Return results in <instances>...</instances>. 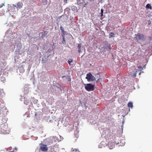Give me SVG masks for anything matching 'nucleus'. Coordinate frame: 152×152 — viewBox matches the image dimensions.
<instances>
[{"instance_id":"f257e3e1","label":"nucleus","mask_w":152,"mask_h":152,"mask_svg":"<svg viewBox=\"0 0 152 152\" xmlns=\"http://www.w3.org/2000/svg\"><path fill=\"white\" fill-rule=\"evenodd\" d=\"M1 123L3 124L0 125V133L4 134H9L10 133V131L8 128L7 126L6 123L2 122L1 121Z\"/></svg>"},{"instance_id":"f03ea898","label":"nucleus","mask_w":152,"mask_h":152,"mask_svg":"<svg viewBox=\"0 0 152 152\" xmlns=\"http://www.w3.org/2000/svg\"><path fill=\"white\" fill-rule=\"evenodd\" d=\"M4 101L3 100H0V120L2 121V122L6 123L7 121V119L5 118V117L3 116V111L1 110V108H4V105H3Z\"/></svg>"},{"instance_id":"7ed1b4c3","label":"nucleus","mask_w":152,"mask_h":152,"mask_svg":"<svg viewBox=\"0 0 152 152\" xmlns=\"http://www.w3.org/2000/svg\"><path fill=\"white\" fill-rule=\"evenodd\" d=\"M60 28L61 32V36H62L63 39V40L62 41V43L63 44H66L65 36L67 34V32L64 30V29L63 27L62 26H60Z\"/></svg>"},{"instance_id":"20e7f679","label":"nucleus","mask_w":152,"mask_h":152,"mask_svg":"<svg viewBox=\"0 0 152 152\" xmlns=\"http://www.w3.org/2000/svg\"><path fill=\"white\" fill-rule=\"evenodd\" d=\"M85 88L86 90L88 91H93L94 89V85L91 83H87L84 84Z\"/></svg>"},{"instance_id":"39448f33","label":"nucleus","mask_w":152,"mask_h":152,"mask_svg":"<svg viewBox=\"0 0 152 152\" xmlns=\"http://www.w3.org/2000/svg\"><path fill=\"white\" fill-rule=\"evenodd\" d=\"M86 79L87 80L88 82L94 81L96 80L95 77L91 73L87 74Z\"/></svg>"},{"instance_id":"423d86ee","label":"nucleus","mask_w":152,"mask_h":152,"mask_svg":"<svg viewBox=\"0 0 152 152\" xmlns=\"http://www.w3.org/2000/svg\"><path fill=\"white\" fill-rule=\"evenodd\" d=\"M102 48L105 52L110 51L111 49V45L108 42H106L105 45Z\"/></svg>"},{"instance_id":"0eeeda50","label":"nucleus","mask_w":152,"mask_h":152,"mask_svg":"<svg viewBox=\"0 0 152 152\" xmlns=\"http://www.w3.org/2000/svg\"><path fill=\"white\" fill-rule=\"evenodd\" d=\"M11 31H10L9 30L7 31L5 34L4 38L6 37L8 38V39L10 41H12V39H13L14 37V36L13 35V34H11Z\"/></svg>"},{"instance_id":"6e6552de","label":"nucleus","mask_w":152,"mask_h":152,"mask_svg":"<svg viewBox=\"0 0 152 152\" xmlns=\"http://www.w3.org/2000/svg\"><path fill=\"white\" fill-rule=\"evenodd\" d=\"M48 31H43L40 32L39 34V36L40 39H42L44 37H47L48 36Z\"/></svg>"},{"instance_id":"1a4fd4ad","label":"nucleus","mask_w":152,"mask_h":152,"mask_svg":"<svg viewBox=\"0 0 152 152\" xmlns=\"http://www.w3.org/2000/svg\"><path fill=\"white\" fill-rule=\"evenodd\" d=\"M69 118L66 117V118L64 119L63 118L62 120L61 121V123L64 124V126L66 127L69 125Z\"/></svg>"},{"instance_id":"9d476101","label":"nucleus","mask_w":152,"mask_h":152,"mask_svg":"<svg viewBox=\"0 0 152 152\" xmlns=\"http://www.w3.org/2000/svg\"><path fill=\"white\" fill-rule=\"evenodd\" d=\"M60 137V139H59L56 136H53L52 137L51 139L52 143L54 142H59L61 141V139H63V138L61 136L59 135Z\"/></svg>"},{"instance_id":"9b49d317","label":"nucleus","mask_w":152,"mask_h":152,"mask_svg":"<svg viewBox=\"0 0 152 152\" xmlns=\"http://www.w3.org/2000/svg\"><path fill=\"white\" fill-rule=\"evenodd\" d=\"M85 1L86 0H77V4L80 6L85 7L86 4Z\"/></svg>"},{"instance_id":"f8f14e48","label":"nucleus","mask_w":152,"mask_h":152,"mask_svg":"<svg viewBox=\"0 0 152 152\" xmlns=\"http://www.w3.org/2000/svg\"><path fill=\"white\" fill-rule=\"evenodd\" d=\"M134 38L136 39L143 40L144 38L143 35L140 33H137L135 35Z\"/></svg>"},{"instance_id":"ddd939ff","label":"nucleus","mask_w":152,"mask_h":152,"mask_svg":"<svg viewBox=\"0 0 152 152\" xmlns=\"http://www.w3.org/2000/svg\"><path fill=\"white\" fill-rule=\"evenodd\" d=\"M13 6L15 9V8H16L17 10H18L22 8L23 6V4L21 2H19L17 3L16 5L13 4Z\"/></svg>"},{"instance_id":"4468645a","label":"nucleus","mask_w":152,"mask_h":152,"mask_svg":"<svg viewBox=\"0 0 152 152\" xmlns=\"http://www.w3.org/2000/svg\"><path fill=\"white\" fill-rule=\"evenodd\" d=\"M14 46H16V50H19L22 47L21 43L18 41H16L15 42Z\"/></svg>"},{"instance_id":"2eb2a0df","label":"nucleus","mask_w":152,"mask_h":152,"mask_svg":"<svg viewBox=\"0 0 152 152\" xmlns=\"http://www.w3.org/2000/svg\"><path fill=\"white\" fill-rule=\"evenodd\" d=\"M33 10L32 9H30L28 10H25L24 12L26 13V16H29L31 15L33 12Z\"/></svg>"},{"instance_id":"dca6fc26","label":"nucleus","mask_w":152,"mask_h":152,"mask_svg":"<svg viewBox=\"0 0 152 152\" xmlns=\"http://www.w3.org/2000/svg\"><path fill=\"white\" fill-rule=\"evenodd\" d=\"M40 150L44 151H45L48 150V148L46 145H42L40 146Z\"/></svg>"},{"instance_id":"f3484780","label":"nucleus","mask_w":152,"mask_h":152,"mask_svg":"<svg viewBox=\"0 0 152 152\" xmlns=\"http://www.w3.org/2000/svg\"><path fill=\"white\" fill-rule=\"evenodd\" d=\"M107 143L104 141L102 142L99 145L98 147L99 148H101L107 146Z\"/></svg>"},{"instance_id":"a211bd4d","label":"nucleus","mask_w":152,"mask_h":152,"mask_svg":"<svg viewBox=\"0 0 152 152\" xmlns=\"http://www.w3.org/2000/svg\"><path fill=\"white\" fill-rule=\"evenodd\" d=\"M107 145L109 149H112L115 147V144L114 142H107Z\"/></svg>"},{"instance_id":"6ab92c4d","label":"nucleus","mask_w":152,"mask_h":152,"mask_svg":"<svg viewBox=\"0 0 152 152\" xmlns=\"http://www.w3.org/2000/svg\"><path fill=\"white\" fill-rule=\"evenodd\" d=\"M120 142H118V143L116 142H115L116 145L119 144V143H120V145H121V146H124L125 145V142L124 139H120Z\"/></svg>"},{"instance_id":"aec40b11","label":"nucleus","mask_w":152,"mask_h":152,"mask_svg":"<svg viewBox=\"0 0 152 152\" xmlns=\"http://www.w3.org/2000/svg\"><path fill=\"white\" fill-rule=\"evenodd\" d=\"M80 105L83 107H86V102L85 99L80 100Z\"/></svg>"},{"instance_id":"412c9836","label":"nucleus","mask_w":152,"mask_h":152,"mask_svg":"<svg viewBox=\"0 0 152 152\" xmlns=\"http://www.w3.org/2000/svg\"><path fill=\"white\" fill-rule=\"evenodd\" d=\"M70 6H69V7L66 8L64 10V13L66 15H67V14H69V12L70 10Z\"/></svg>"},{"instance_id":"4be33fe9","label":"nucleus","mask_w":152,"mask_h":152,"mask_svg":"<svg viewBox=\"0 0 152 152\" xmlns=\"http://www.w3.org/2000/svg\"><path fill=\"white\" fill-rule=\"evenodd\" d=\"M15 53L16 55H21L22 54L23 52L21 50H20V49L19 50H17L15 51Z\"/></svg>"},{"instance_id":"5701e85b","label":"nucleus","mask_w":152,"mask_h":152,"mask_svg":"<svg viewBox=\"0 0 152 152\" xmlns=\"http://www.w3.org/2000/svg\"><path fill=\"white\" fill-rule=\"evenodd\" d=\"M55 86L59 88L61 91L63 90L64 89V87L61 86L59 84H57L56 85H55Z\"/></svg>"},{"instance_id":"b1692460","label":"nucleus","mask_w":152,"mask_h":152,"mask_svg":"<svg viewBox=\"0 0 152 152\" xmlns=\"http://www.w3.org/2000/svg\"><path fill=\"white\" fill-rule=\"evenodd\" d=\"M70 10H72L75 13V12L77 11V7L76 6H73L71 7Z\"/></svg>"},{"instance_id":"393cba45","label":"nucleus","mask_w":152,"mask_h":152,"mask_svg":"<svg viewBox=\"0 0 152 152\" xmlns=\"http://www.w3.org/2000/svg\"><path fill=\"white\" fill-rule=\"evenodd\" d=\"M77 47V48H78V50H77L78 52L79 53H80L81 52V44H80V43L78 45Z\"/></svg>"},{"instance_id":"a878e982","label":"nucleus","mask_w":152,"mask_h":152,"mask_svg":"<svg viewBox=\"0 0 152 152\" xmlns=\"http://www.w3.org/2000/svg\"><path fill=\"white\" fill-rule=\"evenodd\" d=\"M30 101L31 102H33L34 104H36L38 102V100L34 99V98H31Z\"/></svg>"},{"instance_id":"bb28decb","label":"nucleus","mask_w":152,"mask_h":152,"mask_svg":"<svg viewBox=\"0 0 152 152\" xmlns=\"http://www.w3.org/2000/svg\"><path fill=\"white\" fill-rule=\"evenodd\" d=\"M140 71V70L138 69H136V72L134 73L131 75V76L134 77H136V76L137 72H138Z\"/></svg>"},{"instance_id":"cd10ccee","label":"nucleus","mask_w":152,"mask_h":152,"mask_svg":"<svg viewBox=\"0 0 152 152\" xmlns=\"http://www.w3.org/2000/svg\"><path fill=\"white\" fill-rule=\"evenodd\" d=\"M74 126L73 125H69V127H68L69 130L70 131H71L72 130L74 129Z\"/></svg>"},{"instance_id":"c85d7f7f","label":"nucleus","mask_w":152,"mask_h":152,"mask_svg":"<svg viewBox=\"0 0 152 152\" xmlns=\"http://www.w3.org/2000/svg\"><path fill=\"white\" fill-rule=\"evenodd\" d=\"M41 2L43 5H45L47 4L48 1V0H42Z\"/></svg>"},{"instance_id":"c756f323","label":"nucleus","mask_w":152,"mask_h":152,"mask_svg":"<svg viewBox=\"0 0 152 152\" xmlns=\"http://www.w3.org/2000/svg\"><path fill=\"white\" fill-rule=\"evenodd\" d=\"M128 106L132 108L133 107V103L132 102H129L128 103Z\"/></svg>"},{"instance_id":"7c9ffc66","label":"nucleus","mask_w":152,"mask_h":152,"mask_svg":"<svg viewBox=\"0 0 152 152\" xmlns=\"http://www.w3.org/2000/svg\"><path fill=\"white\" fill-rule=\"evenodd\" d=\"M146 8L147 9H152V7H151V5L149 4H147V5H146Z\"/></svg>"},{"instance_id":"2f4dec72","label":"nucleus","mask_w":152,"mask_h":152,"mask_svg":"<svg viewBox=\"0 0 152 152\" xmlns=\"http://www.w3.org/2000/svg\"><path fill=\"white\" fill-rule=\"evenodd\" d=\"M29 102V99H26L24 100V104L28 105Z\"/></svg>"},{"instance_id":"473e14b6","label":"nucleus","mask_w":152,"mask_h":152,"mask_svg":"<svg viewBox=\"0 0 152 152\" xmlns=\"http://www.w3.org/2000/svg\"><path fill=\"white\" fill-rule=\"evenodd\" d=\"M115 37V34L113 32H111L109 34V37L110 38Z\"/></svg>"},{"instance_id":"72a5a7b5","label":"nucleus","mask_w":152,"mask_h":152,"mask_svg":"<svg viewBox=\"0 0 152 152\" xmlns=\"http://www.w3.org/2000/svg\"><path fill=\"white\" fill-rule=\"evenodd\" d=\"M19 70L21 73H23L24 72V69L22 67H20L19 68Z\"/></svg>"},{"instance_id":"f704fd0d","label":"nucleus","mask_w":152,"mask_h":152,"mask_svg":"<svg viewBox=\"0 0 152 152\" xmlns=\"http://www.w3.org/2000/svg\"><path fill=\"white\" fill-rule=\"evenodd\" d=\"M0 80L1 81H4L5 80V78L2 76L0 77Z\"/></svg>"},{"instance_id":"c9c22d12","label":"nucleus","mask_w":152,"mask_h":152,"mask_svg":"<svg viewBox=\"0 0 152 152\" xmlns=\"http://www.w3.org/2000/svg\"><path fill=\"white\" fill-rule=\"evenodd\" d=\"M3 92V91L2 90H1V89H0V100H2V99H1V98H2L1 94Z\"/></svg>"},{"instance_id":"e433bc0d","label":"nucleus","mask_w":152,"mask_h":152,"mask_svg":"<svg viewBox=\"0 0 152 152\" xmlns=\"http://www.w3.org/2000/svg\"><path fill=\"white\" fill-rule=\"evenodd\" d=\"M80 117H82L83 118L85 117L83 112L82 111V112H80Z\"/></svg>"},{"instance_id":"4c0bfd02","label":"nucleus","mask_w":152,"mask_h":152,"mask_svg":"<svg viewBox=\"0 0 152 152\" xmlns=\"http://www.w3.org/2000/svg\"><path fill=\"white\" fill-rule=\"evenodd\" d=\"M27 53L28 54L31 55L33 54L34 53L33 52H31L30 51H29V50H28V51H27Z\"/></svg>"},{"instance_id":"58836bf2","label":"nucleus","mask_w":152,"mask_h":152,"mask_svg":"<svg viewBox=\"0 0 152 152\" xmlns=\"http://www.w3.org/2000/svg\"><path fill=\"white\" fill-rule=\"evenodd\" d=\"M101 17L100 19L102 20L103 19V13H101Z\"/></svg>"},{"instance_id":"ea45409f","label":"nucleus","mask_w":152,"mask_h":152,"mask_svg":"<svg viewBox=\"0 0 152 152\" xmlns=\"http://www.w3.org/2000/svg\"><path fill=\"white\" fill-rule=\"evenodd\" d=\"M95 76L96 78H99V75L98 74H96L95 75Z\"/></svg>"},{"instance_id":"a19ab883","label":"nucleus","mask_w":152,"mask_h":152,"mask_svg":"<svg viewBox=\"0 0 152 152\" xmlns=\"http://www.w3.org/2000/svg\"><path fill=\"white\" fill-rule=\"evenodd\" d=\"M72 62V60H68L67 61L68 63V64H71V63Z\"/></svg>"},{"instance_id":"79ce46f5","label":"nucleus","mask_w":152,"mask_h":152,"mask_svg":"<svg viewBox=\"0 0 152 152\" xmlns=\"http://www.w3.org/2000/svg\"><path fill=\"white\" fill-rule=\"evenodd\" d=\"M69 1V0H63V1L65 4H66L68 3V1Z\"/></svg>"},{"instance_id":"37998d69","label":"nucleus","mask_w":152,"mask_h":152,"mask_svg":"<svg viewBox=\"0 0 152 152\" xmlns=\"http://www.w3.org/2000/svg\"><path fill=\"white\" fill-rule=\"evenodd\" d=\"M27 35H28V37H29V39H31L33 38V37H30V35H29V34H27Z\"/></svg>"},{"instance_id":"c03bdc74","label":"nucleus","mask_w":152,"mask_h":152,"mask_svg":"<svg viewBox=\"0 0 152 152\" xmlns=\"http://www.w3.org/2000/svg\"><path fill=\"white\" fill-rule=\"evenodd\" d=\"M124 121H123V124H122V125L121 126V129H122V132H121V133H122L123 132V124H124Z\"/></svg>"},{"instance_id":"a18cd8bd","label":"nucleus","mask_w":152,"mask_h":152,"mask_svg":"<svg viewBox=\"0 0 152 152\" xmlns=\"http://www.w3.org/2000/svg\"><path fill=\"white\" fill-rule=\"evenodd\" d=\"M32 137L34 138H32L34 140H36L37 139V137Z\"/></svg>"},{"instance_id":"49530a36","label":"nucleus","mask_w":152,"mask_h":152,"mask_svg":"<svg viewBox=\"0 0 152 152\" xmlns=\"http://www.w3.org/2000/svg\"><path fill=\"white\" fill-rule=\"evenodd\" d=\"M75 151V152L78 151L79 152H80V151L78 150V149H75V150H73L72 151Z\"/></svg>"},{"instance_id":"de8ad7c7","label":"nucleus","mask_w":152,"mask_h":152,"mask_svg":"<svg viewBox=\"0 0 152 152\" xmlns=\"http://www.w3.org/2000/svg\"><path fill=\"white\" fill-rule=\"evenodd\" d=\"M104 0H101V1L99 2V3H102L104 2Z\"/></svg>"},{"instance_id":"09e8293b","label":"nucleus","mask_w":152,"mask_h":152,"mask_svg":"<svg viewBox=\"0 0 152 152\" xmlns=\"http://www.w3.org/2000/svg\"><path fill=\"white\" fill-rule=\"evenodd\" d=\"M104 10L103 9H101V13H103Z\"/></svg>"},{"instance_id":"8fccbe9b","label":"nucleus","mask_w":152,"mask_h":152,"mask_svg":"<svg viewBox=\"0 0 152 152\" xmlns=\"http://www.w3.org/2000/svg\"><path fill=\"white\" fill-rule=\"evenodd\" d=\"M3 6H4V4H2V5L0 6V8L2 7Z\"/></svg>"},{"instance_id":"3c124183","label":"nucleus","mask_w":152,"mask_h":152,"mask_svg":"<svg viewBox=\"0 0 152 152\" xmlns=\"http://www.w3.org/2000/svg\"><path fill=\"white\" fill-rule=\"evenodd\" d=\"M62 17V16H59L58 17V19H60Z\"/></svg>"},{"instance_id":"603ef678","label":"nucleus","mask_w":152,"mask_h":152,"mask_svg":"<svg viewBox=\"0 0 152 152\" xmlns=\"http://www.w3.org/2000/svg\"><path fill=\"white\" fill-rule=\"evenodd\" d=\"M138 68H139V69H141V68H142V66H138Z\"/></svg>"},{"instance_id":"864d4df0","label":"nucleus","mask_w":152,"mask_h":152,"mask_svg":"<svg viewBox=\"0 0 152 152\" xmlns=\"http://www.w3.org/2000/svg\"><path fill=\"white\" fill-rule=\"evenodd\" d=\"M16 56H15V57H14L15 60V61H16V58H16Z\"/></svg>"},{"instance_id":"5fc2aeb1","label":"nucleus","mask_w":152,"mask_h":152,"mask_svg":"<svg viewBox=\"0 0 152 152\" xmlns=\"http://www.w3.org/2000/svg\"><path fill=\"white\" fill-rule=\"evenodd\" d=\"M66 77V76H62V78H64V77Z\"/></svg>"},{"instance_id":"6e6d98bb","label":"nucleus","mask_w":152,"mask_h":152,"mask_svg":"<svg viewBox=\"0 0 152 152\" xmlns=\"http://www.w3.org/2000/svg\"><path fill=\"white\" fill-rule=\"evenodd\" d=\"M14 149L17 150V147H15Z\"/></svg>"},{"instance_id":"4d7b16f0","label":"nucleus","mask_w":152,"mask_h":152,"mask_svg":"<svg viewBox=\"0 0 152 152\" xmlns=\"http://www.w3.org/2000/svg\"><path fill=\"white\" fill-rule=\"evenodd\" d=\"M99 79H98V80L96 81V82H99Z\"/></svg>"},{"instance_id":"13d9d810","label":"nucleus","mask_w":152,"mask_h":152,"mask_svg":"<svg viewBox=\"0 0 152 152\" xmlns=\"http://www.w3.org/2000/svg\"><path fill=\"white\" fill-rule=\"evenodd\" d=\"M14 151V150H13L12 151H10V152H13Z\"/></svg>"},{"instance_id":"bf43d9fd","label":"nucleus","mask_w":152,"mask_h":152,"mask_svg":"<svg viewBox=\"0 0 152 152\" xmlns=\"http://www.w3.org/2000/svg\"><path fill=\"white\" fill-rule=\"evenodd\" d=\"M69 80V81H70V80H71V79H69V80Z\"/></svg>"},{"instance_id":"052dcab7","label":"nucleus","mask_w":152,"mask_h":152,"mask_svg":"<svg viewBox=\"0 0 152 152\" xmlns=\"http://www.w3.org/2000/svg\"><path fill=\"white\" fill-rule=\"evenodd\" d=\"M55 29H56V27H55Z\"/></svg>"},{"instance_id":"680f3d73","label":"nucleus","mask_w":152,"mask_h":152,"mask_svg":"<svg viewBox=\"0 0 152 152\" xmlns=\"http://www.w3.org/2000/svg\"><path fill=\"white\" fill-rule=\"evenodd\" d=\"M55 91L54 90H53V92H55V91Z\"/></svg>"},{"instance_id":"e2e57ef3","label":"nucleus","mask_w":152,"mask_h":152,"mask_svg":"<svg viewBox=\"0 0 152 152\" xmlns=\"http://www.w3.org/2000/svg\"><path fill=\"white\" fill-rule=\"evenodd\" d=\"M140 74H141V73H140H140H139V75H140Z\"/></svg>"},{"instance_id":"0e129e2a","label":"nucleus","mask_w":152,"mask_h":152,"mask_svg":"<svg viewBox=\"0 0 152 152\" xmlns=\"http://www.w3.org/2000/svg\"><path fill=\"white\" fill-rule=\"evenodd\" d=\"M52 50H53V47L52 48Z\"/></svg>"}]
</instances>
